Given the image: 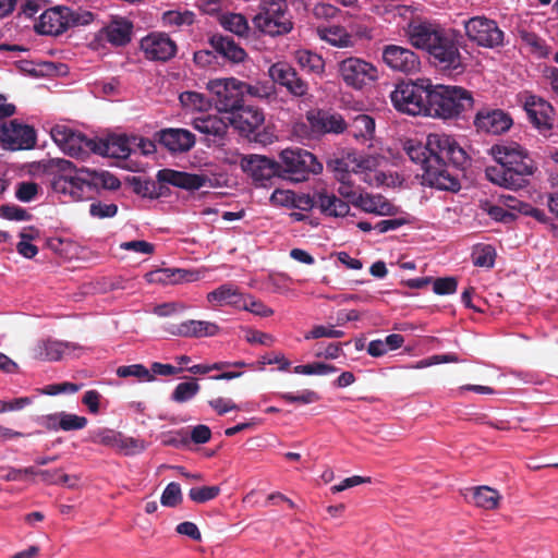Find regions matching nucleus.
Returning <instances> with one entry per match:
<instances>
[{
    "mask_svg": "<svg viewBox=\"0 0 558 558\" xmlns=\"http://www.w3.org/2000/svg\"><path fill=\"white\" fill-rule=\"evenodd\" d=\"M490 154L497 165L486 167L485 177L501 187L514 191L524 189L537 171V166L527 150L517 143L493 145Z\"/></svg>",
    "mask_w": 558,
    "mask_h": 558,
    "instance_id": "f257e3e1",
    "label": "nucleus"
},
{
    "mask_svg": "<svg viewBox=\"0 0 558 558\" xmlns=\"http://www.w3.org/2000/svg\"><path fill=\"white\" fill-rule=\"evenodd\" d=\"M410 43L428 52L430 63L440 70H462V57L454 35L436 24L411 23Z\"/></svg>",
    "mask_w": 558,
    "mask_h": 558,
    "instance_id": "f03ea898",
    "label": "nucleus"
},
{
    "mask_svg": "<svg viewBox=\"0 0 558 558\" xmlns=\"http://www.w3.org/2000/svg\"><path fill=\"white\" fill-rule=\"evenodd\" d=\"M157 182L151 179L134 177L131 181L134 193L142 197L158 198L163 195V183L187 191L206 186L210 179L205 174H195L173 169H161L157 172Z\"/></svg>",
    "mask_w": 558,
    "mask_h": 558,
    "instance_id": "7ed1b4c3",
    "label": "nucleus"
},
{
    "mask_svg": "<svg viewBox=\"0 0 558 558\" xmlns=\"http://www.w3.org/2000/svg\"><path fill=\"white\" fill-rule=\"evenodd\" d=\"M473 104L472 93L463 87L432 84L427 116L440 119L458 118L470 110Z\"/></svg>",
    "mask_w": 558,
    "mask_h": 558,
    "instance_id": "20e7f679",
    "label": "nucleus"
},
{
    "mask_svg": "<svg viewBox=\"0 0 558 558\" xmlns=\"http://www.w3.org/2000/svg\"><path fill=\"white\" fill-rule=\"evenodd\" d=\"M432 83L429 80L400 82L390 94L395 109L409 116H427Z\"/></svg>",
    "mask_w": 558,
    "mask_h": 558,
    "instance_id": "39448f33",
    "label": "nucleus"
},
{
    "mask_svg": "<svg viewBox=\"0 0 558 558\" xmlns=\"http://www.w3.org/2000/svg\"><path fill=\"white\" fill-rule=\"evenodd\" d=\"M94 20L90 11L81 8L56 7L44 11L35 25V31L43 35H60L70 27L88 25Z\"/></svg>",
    "mask_w": 558,
    "mask_h": 558,
    "instance_id": "423d86ee",
    "label": "nucleus"
},
{
    "mask_svg": "<svg viewBox=\"0 0 558 558\" xmlns=\"http://www.w3.org/2000/svg\"><path fill=\"white\" fill-rule=\"evenodd\" d=\"M258 10L252 21L259 32L275 37L293 29L287 0H260Z\"/></svg>",
    "mask_w": 558,
    "mask_h": 558,
    "instance_id": "0eeeda50",
    "label": "nucleus"
},
{
    "mask_svg": "<svg viewBox=\"0 0 558 558\" xmlns=\"http://www.w3.org/2000/svg\"><path fill=\"white\" fill-rule=\"evenodd\" d=\"M279 178L303 182L311 174L323 171V165L310 151L301 148H287L279 155Z\"/></svg>",
    "mask_w": 558,
    "mask_h": 558,
    "instance_id": "6e6552de",
    "label": "nucleus"
},
{
    "mask_svg": "<svg viewBox=\"0 0 558 558\" xmlns=\"http://www.w3.org/2000/svg\"><path fill=\"white\" fill-rule=\"evenodd\" d=\"M227 119L240 135L260 144L270 141V134L265 129L262 131L265 113L260 108L243 102L236 110L227 116Z\"/></svg>",
    "mask_w": 558,
    "mask_h": 558,
    "instance_id": "1a4fd4ad",
    "label": "nucleus"
},
{
    "mask_svg": "<svg viewBox=\"0 0 558 558\" xmlns=\"http://www.w3.org/2000/svg\"><path fill=\"white\" fill-rule=\"evenodd\" d=\"M207 86L213 95L215 107L220 112L229 116L245 102L242 81L238 78H216L209 81Z\"/></svg>",
    "mask_w": 558,
    "mask_h": 558,
    "instance_id": "9d476101",
    "label": "nucleus"
},
{
    "mask_svg": "<svg viewBox=\"0 0 558 558\" xmlns=\"http://www.w3.org/2000/svg\"><path fill=\"white\" fill-rule=\"evenodd\" d=\"M53 142L69 156L82 157L92 151L96 154L97 137L89 138L66 125H54L50 131Z\"/></svg>",
    "mask_w": 558,
    "mask_h": 558,
    "instance_id": "9b49d317",
    "label": "nucleus"
},
{
    "mask_svg": "<svg viewBox=\"0 0 558 558\" xmlns=\"http://www.w3.org/2000/svg\"><path fill=\"white\" fill-rule=\"evenodd\" d=\"M430 158L438 161L448 160L453 167L463 169L469 157L465 150L457 143V141L446 134H429L427 136Z\"/></svg>",
    "mask_w": 558,
    "mask_h": 558,
    "instance_id": "f8f14e48",
    "label": "nucleus"
},
{
    "mask_svg": "<svg viewBox=\"0 0 558 558\" xmlns=\"http://www.w3.org/2000/svg\"><path fill=\"white\" fill-rule=\"evenodd\" d=\"M465 34L478 46L496 48L504 44V32L494 20L474 16L464 22Z\"/></svg>",
    "mask_w": 558,
    "mask_h": 558,
    "instance_id": "ddd939ff",
    "label": "nucleus"
},
{
    "mask_svg": "<svg viewBox=\"0 0 558 558\" xmlns=\"http://www.w3.org/2000/svg\"><path fill=\"white\" fill-rule=\"evenodd\" d=\"M339 74L348 86L355 89L363 88L378 77L376 66L356 57H349L339 62Z\"/></svg>",
    "mask_w": 558,
    "mask_h": 558,
    "instance_id": "4468645a",
    "label": "nucleus"
},
{
    "mask_svg": "<svg viewBox=\"0 0 558 558\" xmlns=\"http://www.w3.org/2000/svg\"><path fill=\"white\" fill-rule=\"evenodd\" d=\"M268 75L274 86L283 87L293 97L302 98L308 94V82L288 62L279 61L271 64L268 69Z\"/></svg>",
    "mask_w": 558,
    "mask_h": 558,
    "instance_id": "2eb2a0df",
    "label": "nucleus"
},
{
    "mask_svg": "<svg viewBox=\"0 0 558 558\" xmlns=\"http://www.w3.org/2000/svg\"><path fill=\"white\" fill-rule=\"evenodd\" d=\"M0 143L9 150L32 149L36 145L35 129L15 119L11 120L0 126Z\"/></svg>",
    "mask_w": 558,
    "mask_h": 558,
    "instance_id": "dca6fc26",
    "label": "nucleus"
},
{
    "mask_svg": "<svg viewBox=\"0 0 558 558\" xmlns=\"http://www.w3.org/2000/svg\"><path fill=\"white\" fill-rule=\"evenodd\" d=\"M383 60L392 71L407 75L414 74L421 69L418 56L413 50L398 45L385 46Z\"/></svg>",
    "mask_w": 558,
    "mask_h": 558,
    "instance_id": "f3484780",
    "label": "nucleus"
},
{
    "mask_svg": "<svg viewBox=\"0 0 558 558\" xmlns=\"http://www.w3.org/2000/svg\"><path fill=\"white\" fill-rule=\"evenodd\" d=\"M242 170L255 184L265 186L272 178H279L278 161L263 155H247L241 159Z\"/></svg>",
    "mask_w": 558,
    "mask_h": 558,
    "instance_id": "a211bd4d",
    "label": "nucleus"
},
{
    "mask_svg": "<svg viewBox=\"0 0 558 558\" xmlns=\"http://www.w3.org/2000/svg\"><path fill=\"white\" fill-rule=\"evenodd\" d=\"M141 50L147 60L166 62L177 53V44L165 33H150L141 39Z\"/></svg>",
    "mask_w": 558,
    "mask_h": 558,
    "instance_id": "6ab92c4d",
    "label": "nucleus"
},
{
    "mask_svg": "<svg viewBox=\"0 0 558 558\" xmlns=\"http://www.w3.org/2000/svg\"><path fill=\"white\" fill-rule=\"evenodd\" d=\"M422 178L424 184L437 190L457 192L461 187L458 175L449 171L445 161L435 158H432Z\"/></svg>",
    "mask_w": 558,
    "mask_h": 558,
    "instance_id": "aec40b11",
    "label": "nucleus"
},
{
    "mask_svg": "<svg viewBox=\"0 0 558 558\" xmlns=\"http://www.w3.org/2000/svg\"><path fill=\"white\" fill-rule=\"evenodd\" d=\"M511 125V117L500 109H483L474 118V126L480 133L497 135L507 132Z\"/></svg>",
    "mask_w": 558,
    "mask_h": 558,
    "instance_id": "412c9836",
    "label": "nucleus"
},
{
    "mask_svg": "<svg viewBox=\"0 0 558 558\" xmlns=\"http://www.w3.org/2000/svg\"><path fill=\"white\" fill-rule=\"evenodd\" d=\"M306 119L313 133L317 135L332 133H343L348 124L343 117L338 112H331L327 110H317L307 112Z\"/></svg>",
    "mask_w": 558,
    "mask_h": 558,
    "instance_id": "4be33fe9",
    "label": "nucleus"
},
{
    "mask_svg": "<svg viewBox=\"0 0 558 558\" xmlns=\"http://www.w3.org/2000/svg\"><path fill=\"white\" fill-rule=\"evenodd\" d=\"M97 174L86 169L74 171L73 175L59 177L54 181V187L63 193H69L73 199L80 201L84 197V187H90Z\"/></svg>",
    "mask_w": 558,
    "mask_h": 558,
    "instance_id": "5701e85b",
    "label": "nucleus"
},
{
    "mask_svg": "<svg viewBox=\"0 0 558 558\" xmlns=\"http://www.w3.org/2000/svg\"><path fill=\"white\" fill-rule=\"evenodd\" d=\"M193 128L205 134L213 143H222L228 134L230 123L227 117L205 114L197 117L192 122Z\"/></svg>",
    "mask_w": 558,
    "mask_h": 558,
    "instance_id": "b1692460",
    "label": "nucleus"
},
{
    "mask_svg": "<svg viewBox=\"0 0 558 558\" xmlns=\"http://www.w3.org/2000/svg\"><path fill=\"white\" fill-rule=\"evenodd\" d=\"M167 331L177 337L204 338L218 335L220 327L213 322L189 319L178 325H170Z\"/></svg>",
    "mask_w": 558,
    "mask_h": 558,
    "instance_id": "393cba45",
    "label": "nucleus"
},
{
    "mask_svg": "<svg viewBox=\"0 0 558 558\" xmlns=\"http://www.w3.org/2000/svg\"><path fill=\"white\" fill-rule=\"evenodd\" d=\"M82 347L75 342L46 339L39 341L32 350L33 356L39 361H60L66 352L81 350Z\"/></svg>",
    "mask_w": 558,
    "mask_h": 558,
    "instance_id": "a878e982",
    "label": "nucleus"
},
{
    "mask_svg": "<svg viewBox=\"0 0 558 558\" xmlns=\"http://www.w3.org/2000/svg\"><path fill=\"white\" fill-rule=\"evenodd\" d=\"M524 109L530 122L539 132H547L551 129L553 107L547 101L536 96H529L524 102Z\"/></svg>",
    "mask_w": 558,
    "mask_h": 558,
    "instance_id": "bb28decb",
    "label": "nucleus"
},
{
    "mask_svg": "<svg viewBox=\"0 0 558 558\" xmlns=\"http://www.w3.org/2000/svg\"><path fill=\"white\" fill-rule=\"evenodd\" d=\"M157 136L159 143L173 154L186 153L195 145V135L185 129H165Z\"/></svg>",
    "mask_w": 558,
    "mask_h": 558,
    "instance_id": "cd10ccee",
    "label": "nucleus"
},
{
    "mask_svg": "<svg viewBox=\"0 0 558 558\" xmlns=\"http://www.w3.org/2000/svg\"><path fill=\"white\" fill-rule=\"evenodd\" d=\"M354 202V206L367 214L377 216H395L399 213V207L391 204L381 194L362 193Z\"/></svg>",
    "mask_w": 558,
    "mask_h": 558,
    "instance_id": "c85d7f7f",
    "label": "nucleus"
},
{
    "mask_svg": "<svg viewBox=\"0 0 558 558\" xmlns=\"http://www.w3.org/2000/svg\"><path fill=\"white\" fill-rule=\"evenodd\" d=\"M213 50L225 60L241 63L246 58L245 50L230 36L215 34L209 38Z\"/></svg>",
    "mask_w": 558,
    "mask_h": 558,
    "instance_id": "c756f323",
    "label": "nucleus"
},
{
    "mask_svg": "<svg viewBox=\"0 0 558 558\" xmlns=\"http://www.w3.org/2000/svg\"><path fill=\"white\" fill-rule=\"evenodd\" d=\"M96 154L111 158H126L131 154L130 140L125 135L97 138Z\"/></svg>",
    "mask_w": 558,
    "mask_h": 558,
    "instance_id": "7c9ffc66",
    "label": "nucleus"
},
{
    "mask_svg": "<svg viewBox=\"0 0 558 558\" xmlns=\"http://www.w3.org/2000/svg\"><path fill=\"white\" fill-rule=\"evenodd\" d=\"M133 23L124 17L113 19L101 33L108 43L116 47H123L132 39Z\"/></svg>",
    "mask_w": 558,
    "mask_h": 558,
    "instance_id": "2f4dec72",
    "label": "nucleus"
},
{
    "mask_svg": "<svg viewBox=\"0 0 558 558\" xmlns=\"http://www.w3.org/2000/svg\"><path fill=\"white\" fill-rule=\"evenodd\" d=\"M150 281L162 284H177L181 282H193L199 279L198 271L180 268H163L149 274Z\"/></svg>",
    "mask_w": 558,
    "mask_h": 558,
    "instance_id": "473e14b6",
    "label": "nucleus"
},
{
    "mask_svg": "<svg viewBox=\"0 0 558 558\" xmlns=\"http://www.w3.org/2000/svg\"><path fill=\"white\" fill-rule=\"evenodd\" d=\"M317 206L324 215L331 217H345L350 213L347 202L326 192L317 193Z\"/></svg>",
    "mask_w": 558,
    "mask_h": 558,
    "instance_id": "72a5a7b5",
    "label": "nucleus"
},
{
    "mask_svg": "<svg viewBox=\"0 0 558 558\" xmlns=\"http://www.w3.org/2000/svg\"><path fill=\"white\" fill-rule=\"evenodd\" d=\"M317 34L322 40L338 48H347L354 45L352 35L349 34L344 27L339 25L318 27Z\"/></svg>",
    "mask_w": 558,
    "mask_h": 558,
    "instance_id": "f704fd0d",
    "label": "nucleus"
},
{
    "mask_svg": "<svg viewBox=\"0 0 558 558\" xmlns=\"http://www.w3.org/2000/svg\"><path fill=\"white\" fill-rule=\"evenodd\" d=\"M294 58L299 66L307 73L322 76L325 73V60L310 50L295 51Z\"/></svg>",
    "mask_w": 558,
    "mask_h": 558,
    "instance_id": "c9c22d12",
    "label": "nucleus"
},
{
    "mask_svg": "<svg viewBox=\"0 0 558 558\" xmlns=\"http://www.w3.org/2000/svg\"><path fill=\"white\" fill-rule=\"evenodd\" d=\"M501 499L498 490L488 486H480L473 489V500L475 505L485 510H494L498 508Z\"/></svg>",
    "mask_w": 558,
    "mask_h": 558,
    "instance_id": "e433bc0d",
    "label": "nucleus"
},
{
    "mask_svg": "<svg viewBox=\"0 0 558 558\" xmlns=\"http://www.w3.org/2000/svg\"><path fill=\"white\" fill-rule=\"evenodd\" d=\"M242 88L244 98L250 96L262 100H269L276 97V88L272 82H256L251 84L242 81Z\"/></svg>",
    "mask_w": 558,
    "mask_h": 558,
    "instance_id": "4c0bfd02",
    "label": "nucleus"
},
{
    "mask_svg": "<svg viewBox=\"0 0 558 558\" xmlns=\"http://www.w3.org/2000/svg\"><path fill=\"white\" fill-rule=\"evenodd\" d=\"M201 390L197 379L192 377L189 381L177 385L171 393V400L177 403H184L192 400Z\"/></svg>",
    "mask_w": 558,
    "mask_h": 558,
    "instance_id": "58836bf2",
    "label": "nucleus"
},
{
    "mask_svg": "<svg viewBox=\"0 0 558 558\" xmlns=\"http://www.w3.org/2000/svg\"><path fill=\"white\" fill-rule=\"evenodd\" d=\"M405 150L412 161L422 165L423 171L432 163L427 142L422 144L420 142L409 141Z\"/></svg>",
    "mask_w": 558,
    "mask_h": 558,
    "instance_id": "ea45409f",
    "label": "nucleus"
},
{
    "mask_svg": "<svg viewBox=\"0 0 558 558\" xmlns=\"http://www.w3.org/2000/svg\"><path fill=\"white\" fill-rule=\"evenodd\" d=\"M87 425V418L85 416H78L76 414L61 412L59 413L58 424L48 425L49 429H62L65 432L82 429Z\"/></svg>",
    "mask_w": 558,
    "mask_h": 558,
    "instance_id": "a19ab883",
    "label": "nucleus"
},
{
    "mask_svg": "<svg viewBox=\"0 0 558 558\" xmlns=\"http://www.w3.org/2000/svg\"><path fill=\"white\" fill-rule=\"evenodd\" d=\"M222 27L239 36H245L250 29L247 20L240 13H227L221 16Z\"/></svg>",
    "mask_w": 558,
    "mask_h": 558,
    "instance_id": "79ce46f5",
    "label": "nucleus"
},
{
    "mask_svg": "<svg viewBox=\"0 0 558 558\" xmlns=\"http://www.w3.org/2000/svg\"><path fill=\"white\" fill-rule=\"evenodd\" d=\"M116 374L120 378H126V377L132 376V377L137 378L140 381L155 380V376L143 364H132V365L119 366L116 371Z\"/></svg>",
    "mask_w": 558,
    "mask_h": 558,
    "instance_id": "37998d69",
    "label": "nucleus"
},
{
    "mask_svg": "<svg viewBox=\"0 0 558 558\" xmlns=\"http://www.w3.org/2000/svg\"><path fill=\"white\" fill-rule=\"evenodd\" d=\"M496 251L492 245L476 246L472 254L474 266L492 268L495 264Z\"/></svg>",
    "mask_w": 558,
    "mask_h": 558,
    "instance_id": "c03bdc74",
    "label": "nucleus"
},
{
    "mask_svg": "<svg viewBox=\"0 0 558 558\" xmlns=\"http://www.w3.org/2000/svg\"><path fill=\"white\" fill-rule=\"evenodd\" d=\"M181 104L190 109L204 111L210 107V101L201 93L184 92L180 95Z\"/></svg>",
    "mask_w": 558,
    "mask_h": 558,
    "instance_id": "a18cd8bd",
    "label": "nucleus"
},
{
    "mask_svg": "<svg viewBox=\"0 0 558 558\" xmlns=\"http://www.w3.org/2000/svg\"><path fill=\"white\" fill-rule=\"evenodd\" d=\"M219 494V486H201L191 488L189 492V497L196 504H205L218 497Z\"/></svg>",
    "mask_w": 558,
    "mask_h": 558,
    "instance_id": "49530a36",
    "label": "nucleus"
},
{
    "mask_svg": "<svg viewBox=\"0 0 558 558\" xmlns=\"http://www.w3.org/2000/svg\"><path fill=\"white\" fill-rule=\"evenodd\" d=\"M183 500L181 487L178 483L171 482L163 489L160 498V502L165 507H177Z\"/></svg>",
    "mask_w": 558,
    "mask_h": 558,
    "instance_id": "de8ad7c7",
    "label": "nucleus"
},
{
    "mask_svg": "<svg viewBox=\"0 0 558 558\" xmlns=\"http://www.w3.org/2000/svg\"><path fill=\"white\" fill-rule=\"evenodd\" d=\"M338 368L331 364L326 363H311L305 365H298L293 368V372L295 374H303V375H327L330 373L337 372Z\"/></svg>",
    "mask_w": 558,
    "mask_h": 558,
    "instance_id": "09e8293b",
    "label": "nucleus"
},
{
    "mask_svg": "<svg viewBox=\"0 0 558 558\" xmlns=\"http://www.w3.org/2000/svg\"><path fill=\"white\" fill-rule=\"evenodd\" d=\"M195 14L191 11L179 12L168 11L163 13L162 21L170 26L192 25L194 23Z\"/></svg>",
    "mask_w": 558,
    "mask_h": 558,
    "instance_id": "8fccbe9b",
    "label": "nucleus"
},
{
    "mask_svg": "<svg viewBox=\"0 0 558 558\" xmlns=\"http://www.w3.org/2000/svg\"><path fill=\"white\" fill-rule=\"evenodd\" d=\"M38 475L41 477V481L48 485L62 484L69 487H73L75 485V483H70L71 477L68 474L62 473L60 469L40 470Z\"/></svg>",
    "mask_w": 558,
    "mask_h": 558,
    "instance_id": "3c124183",
    "label": "nucleus"
},
{
    "mask_svg": "<svg viewBox=\"0 0 558 558\" xmlns=\"http://www.w3.org/2000/svg\"><path fill=\"white\" fill-rule=\"evenodd\" d=\"M117 449L123 452L125 456H134L145 450V442L144 440L133 437H125L120 434Z\"/></svg>",
    "mask_w": 558,
    "mask_h": 558,
    "instance_id": "603ef678",
    "label": "nucleus"
},
{
    "mask_svg": "<svg viewBox=\"0 0 558 558\" xmlns=\"http://www.w3.org/2000/svg\"><path fill=\"white\" fill-rule=\"evenodd\" d=\"M282 400L288 403H300V404H310L315 403L320 400V396L313 390L305 389L299 393L286 392L279 396Z\"/></svg>",
    "mask_w": 558,
    "mask_h": 558,
    "instance_id": "864d4df0",
    "label": "nucleus"
},
{
    "mask_svg": "<svg viewBox=\"0 0 558 558\" xmlns=\"http://www.w3.org/2000/svg\"><path fill=\"white\" fill-rule=\"evenodd\" d=\"M0 217L14 221H27L32 219V215L26 209L12 204L0 206Z\"/></svg>",
    "mask_w": 558,
    "mask_h": 558,
    "instance_id": "5fc2aeb1",
    "label": "nucleus"
},
{
    "mask_svg": "<svg viewBox=\"0 0 558 558\" xmlns=\"http://www.w3.org/2000/svg\"><path fill=\"white\" fill-rule=\"evenodd\" d=\"M121 433H117L112 429L102 428L95 432L92 436L94 444H99L110 448H118L119 437Z\"/></svg>",
    "mask_w": 558,
    "mask_h": 558,
    "instance_id": "6e6d98bb",
    "label": "nucleus"
},
{
    "mask_svg": "<svg viewBox=\"0 0 558 558\" xmlns=\"http://www.w3.org/2000/svg\"><path fill=\"white\" fill-rule=\"evenodd\" d=\"M118 213V206L113 203L107 204L100 201L93 202L89 205V214L94 218L105 219L112 218Z\"/></svg>",
    "mask_w": 558,
    "mask_h": 558,
    "instance_id": "4d7b16f0",
    "label": "nucleus"
},
{
    "mask_svg": "<svg viewBox=\"0 0 558 558\" xmlns=\"http://www.w3.org/2000/svg\"><path fill=\"white\" fill-rule=\"evenodd\" d=\"M457 288L458 281L454 277L437 278L433 282V291L438 295L452 294Z\"/></svg>",
    "mask_w": 558,
    "mask_h": 558,
    "instance_id": "13d9d810",
    "label": "nucleus"
},
{
    "mask_svg": "<svg viewBox=\"0 0 558 558\" xmlns=\"http://www.w3.org/2000/svg\"><path fill=\"white\" fill-rule=\"evenodd\" d=\"M349 178V173H343L338 178L340 181V185L338 187V193L341 197L345 198L348 204H352L354 206V202H357L356 198L360 196V192L354 190L353 185L347 180Z\"/></svg>",
    "mask_w": 558,
    "mask_h": 558,
    "instance_id": "bf43d9fd",
    "label": "nucleus"
},
{
    "mask_svg": "<svg viewBox=\"0 0 558 558\" xmlns=\"http://www.w3.org/2000/svg\"><path fill=\"white\" fill-rule=\"evenodd\" d=\"M39 186L35 182H21L16 186L15 196L19 201L32 202L38 194Z\"/></svg>",
    "mask_w": 558,
    "mask_h": 558,
    "instance_id": "052dcab7",
    "label": "nucleus"
},
{
    "mask_svg": "<svg viewBox=\"0 0 558 558\" xmlns=\"http://www.w3.org/2000/svg\"><path fill=\"white\" fill-rule=\"evenodd\" d=\"M236 287L232 284H222L216 290L211 291L207 295L209 302H218L219 304H227L234 295V289Z\"/></svg>",
    "mask_w": 558,
    "mask_h": 558,
    "instance_id": "680f3d73",
    "label": "nucleus"
},
{
    "mask_svg": "<svg viewBox=\"0 0 558 558\" xmlns=\"http://www.w3.org/2000/svg\"><path fill=\"white\" fill-rule=\"evenodd\" d=\"M344 336L342 330L335 329L333 327H325L323 325L314 326L313 329L305 335V339L318 338H341Z\"/></svg>",
    "mask_w": 558,
    "mask_h": 558,
    "instance_id": "e2e57ef3",
    "label": "nucleus"
},
{
    "mask_svg": "<svg viewBox=\"0 0 558 558\" xmlns=\"http://www.w3.org/2000/svg\"><path fill=\"white\" fill-rule=\"evenodd\" d=\"M246 302H243V310L248 311L262 317H268L274 314V311L266 306L262 301L247 296Z\"/></svg>",
    "mask_w": 558,
    "mask_h": 558,
    "instance_id": "0e129e2a",
    "label": "nucleus"
},
{
    "mask_svg": "<svg viewBox=\"0 0 558 558\" xmlns=\"http://www.w3.org/2000/svg\"><path fill=\"white\" fill-rule=\"evenodd\" d=\"M354 126L359 130L361 136H372L375 131V121L367 114H359L354 119Z\"/></svg>",
    "mask_w": 558,
    "mask_h": 558,
    "instance_id": "69168bd1",
    "label": "nucleus"
},
{
    "mask_svg": "<svg viewBox=\"0 0 558 558\" xmlns=\"http://www.w3.org/2000/svg\"><path fill=\"white\" fill-rule=\"evenodd\" d=\"M208 404L218 415H225L229 411L239 409L238 404H235L231 399L222 397L209 400Z\"/></svg>",
    "mask_w": 558,
    "mask_h": 558,
    "instance_id": "338daca9",
    "label": "nucleus"
},
{
    "mask_svg": "<svg viewBox=\"0 0 558 558\" xmlns=\"http://www.w3.org/2000/svg\"><path fill=\"white\" fill-rule=\"evenodd\" d=\"M120 247L125 251H133L136 253L147 254L150 255L155 251V246L146 241L143 240H135V241H129L123 242Z\"/></svg>",
    "mask_w": 558,
    "mask_h": 558,
    "instance_id": "774afa93",
    "label": "nucleus"
}]
</instances>
